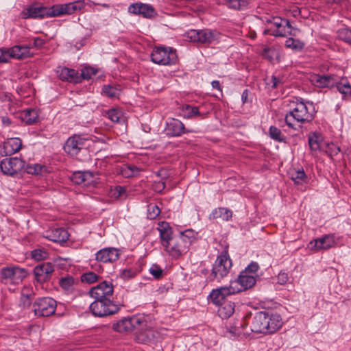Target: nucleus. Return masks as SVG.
<instances>
[{"instance_id":"1","label":"nucleus","mask_w":351,"mask_h":351,"mask_svg":"<svg viewBox=\"0 0 351 351\" xmlns=\"http://www.w3.org/2000/svg\"><path fill=\"white\" fill-rule=\"evenodd\" d=\"M250 330L265 335L278 331L283 325L281 315L271 311H259L247 317Z\"/></svg>"},{"instance_id":"2","label":"nucleus","mask_w":351,"mask_h":351,"mask_svg":"<svg viewBox=\"0 0 351 351\" xmlns=\"http://www.w3.org/2000/svg\"><path fill=\"white\" fill-rule=\"evenodd\" d=\"M315 112L312 102L297 101L295 106L286 114L285 120L289 128L296 130V126L311 122Z\"/></svg>"},{"instance_id":"3","label":"nucleus","mask_w":351,"mask_h":351,"mask_svg":"<svg viewBox=\"0 0 351 351\" xmlns=\"http://www.w3.org/2000/svg\"><path fill=\"white\" fill-rule=\"evenodd\" d=\"M259 265L256 262H251L241 271L237 279L230 281V285L238 289V293L252 288L256 282Z\"/></svg>"},{"instance_id":"4","label":"nucleus","mask_w":351,"mask_h":351,"mask_svg":"<svg viewBox=\"0 0 351 351\" xmlns=\"http://www.w3.org/2000/svg\"><path fill=\"white\" fill-rule=\"evenodd\" d=\"M232 267V260L227 251L217 256L213 265L211 273L208 276L209 281L221 282L228 277Z\"/></svg>"},{"instance_id":"5","label":"nucleus","mask_w":351,"mask_h":351,"mask_svg":"<svg viewBox=\"0 0 351 351\" xmlns=\"http://www.w3.org/2000/svg\"><path fill=\"white\" fill-rule=\"evenodd\" d=\"M27 275L25 269L16 265H8L0 269V282L4 285H17Z\"/></svg>"},{"instance_id":"6","label":"nucleus","mask_w":351,"mask_h":351,"mask_svg":"<svg viewBox=\"0 0 351 351\" xmlns=\"http://www.w3.org/2000/svg\"><path fill=\"white\" fill-rule=\"evenodd\" d=\"M186 35L189 41L203 45H208L220 38L219 33L210 29H191Z\"/></svg>"},{"instance_id":"7","label":"nucleus","mask_w":351,"mask_h":351,"mask_svg":"<svg viewBox=\"0 0 351 351\" xmlns=\"http://www.w3.org/2000/svg\"><path fill=\"white\" fill-rule=\"evenodd\" d=\"M89 308L95 317H103L117 313L120 307L112 300L95 299Z\"/></svg>"},{"instance_id":"8","label":"nucleus","mask_w":351,"mask_h":351,"mask_svg":"<svg viewBox=\"0 0 351 351\" xmlns=\"http://www.w3.org/2000/svg\"><path fill=\"white\" fill-rule=\"evenodd\" d=\"M152 61L161 65H171L177 62L176 51L171 47H156L151 53Z\"/></svg>"},{"instance_id":"9","label":"nucleus","mask_w":351,"mask_h":351,"mask_svg":"<svg viewBox=\"0 0 351 351\" xmlns=\"http://www.w3.org/2000/svg\"><path fill=\"white\" fill-rule=\"evenodd\" d=\"M271 27L265 30V34H271L275 36H285L287 34L295 36L297 29L293 28L289 21L280 17H274L270 22Z\"/></svg>"},{"instance_id":"10","label":"nucleus","mask_w":351,"mask_h":351,"mask_svg":"<svg viewBox=\"0 0 351 351\" xmlns=\"http://www.w3.org/2000/svg\"><path fill=\"white\" fill-rule=\"evenodd\" d=\"M56 309V301L49 297L37 299L33 304V311L36 316L48 317L53 315Z\"/></svg>"},{"instance_id":"11","label":"nucleus","mask_w":351,"mask_h":351,"mask_svg":"<svg viewBox=\"0 0 351 351\" xmlns=\"http://www.w3.org/2000/svg\"><path fill=\"white\" fill-rule=\"evenodd\" d=\"M25 168V161L17 157L6 158L0 162V169L3 174L14 176Z\"/></svg>"},{"instance_id":"12","label":"nucleus","mask_w":351,"mask_h":351,"mask_svg":"<svg viewBox=\"0 0 351 351\" xmlns=\"http://www.w3.org/2000/svg\"><path fill=\"white\" fill-rule=\"evenodd\" d=\"M114 293L112 284L104 281L97 286L92 287L88 291L90 296L94 299L111 300Z\"/></svg>"},{"instance_id":"13","label":"nucleus","mask_w":351,"mask_h":351,"mask_svg":"<svg viewBox=\"0 0 351 351\" xmlns=\"http://www.w3.org/2000/svg\"><path fill=\"white\" fill-rule=\"evenodd\" d=\"M85 7L83 1H77L64 4H56L51 6L52 16H58L63 14H71L77 10H81Z\"/></svg>"},{"instance_id":"14","label":"nucleus","mask_w":351,"mask_h":351,"mask_svg":"<svg viewBox=\"0 0 351 351\" xmlns=\"http://www.w3.org/2000/svg\"><path fill=\"white\" fill-rule=\"evenodd\" d=\"M128 12L149 19H154L158 15L156 10L152 5L141 2L131 4L128 7Z\"/></svg>"},{"instance_id":"15","label":"nucleus","mask_w":351,"mask_h":351,"mask_svg":"<svg viewBox=\"0 0 351 351\" xmlns=\"http://www.w3.org/2000/svg\"><path fill=\"white\" fill-rule=\"evenodd\" d=\"M237 293L238 289L232 287L230 284L229 286H223L216 289H213L209 295V299L213 304L219 306L222 304L227 296L236 294Z\"/></svg>"},{"instance_id":"16","label":"nucleus","mask_w":351,"mask_h":351,"mask_svg":"<svg viewBox=\"0 0 351 351\" xmlns=\"http://www.w3.org/2000/svg\"><path fill=\"white\" fill-rule=\"evenodd\" d=\"M85 141L81 135L74 134L66 141L63 149L69 155L76 156L83 148Z\"/></svg>"},{"instance_id":"17","label":"nucleus","mask_w":351,"mask_h":351,"mask_svg":"<svg viewBox=\"0 0 351 351\" xmlns=\"http://www.w3.org/2000/svg\"><path fill=\"white\" fill-rule=\"evenodd\" d=\"M309 79L312 84L319 88H331L337 83V77L333 75L313 74Z\"/></svg>"},{"instance_id":"18","label":"nucleus","mask_w":351,"mask_h":351,"mask_svg":"<svg viewBox=\"0 0 351 351\" xmlns=\"http://www.w3.org/2000/svg\"><path fill=\"white\" fill-rule=\"evenodd\" d=\"M335 245L333 235L327 234L322 237L314 239L309 242L308 247L314 251L328 250Z\"/></svg>"},{"instance_id":"19","label":"nucleus","mask_w":351,"mask_h":351,"mask_svg":"<svg viewBox=\"0 0 351 351\" xmlns=\"http://www.w3.org/2000/svg\"><path fill=\"white\" fill-rule=\"evenodd\" d=\"M119 256L120 252L117 248L104 247L95 254V259L103 263H113L119 259Z\"/></svg>"},{"instance_id":"20","label":"nucleus","mask_w":351,"mask_h":351,"mask_svg":"<svg viewBox=\"0 0 351 351\" xmlns=\"http://www.w3.org/2000/svg\"><path fill=\"white\" fill-rule=\"evenodd\" d=\"M22 141L19 138H10L0 145L1 156H12L19 152L22 148Z\"/></svg>"},{"instance_id":"21","label":"nucleus","mask_w":351,"mask_h":351,"mask_svg":"<svg viewBox=\"0 0 351 351\" xmlns=\"http://www.w3.org/2000/svg\"><path fill=\"white\" fill-rule=\"evenodd\" d=\"M53 271V266L50 263H43L38 265L34 269L35 279L38 282L43 283L50 278Z\"/></svg>"},{"instance_id":"22","label":"nucleus","mask_w":351,"mask_h":351,"mask_svg":"<svg viewBox=\"0 0 351 351\" xmlns=\"http://www.w3.org/2000/svg\"><path fill=\"white\" fill-rule=\"evenodd\" d=\"M164 249L171 256L176 258L186 253L189 250L182 240L178 237H174L171 242Z\"/></svg>"},{"instance_id":"23","label":"nucleus","mask_w":351,"mask_h":351,"mask_svg":"<svg viewBox=\"0 0 351 351\" xmlns=\"http://www.w3.org/2000/svg\"><path fill=\"white\" fill-rule=\"evenodd\" d=\"M165 131L170 136H180L190 131L185 129L184 123L177 119H170L167 122Z\"/></svg>"},{"instance_id":"24","label":"nucleus","mask_w":351,"mask_h":351,"mask_svg":"<svg viewBox=\"0 0 351 351\" xmlns=\"http://www.w3.org/2000/svg\"><path fill=\"white\" fill-rule=\"evenodd\" d=\"M157 230L159 232L160 243L165 248L174 239L172 237V229L167 221H160L158 223Z\"/></svg>"},{"instance_id":"25","label":"nucleus","mask_w":351,"mask_h":351,"mask_svg":"<svg viewBox=\"0 0 351 351\" xmlns=\"http://www.w3.org/2000/svg\"><path fill=\"white\" fill-rule=\"evenodd\" d=\"M26 18H45L52 16L51 7L47 8L39 5L30 6L25 14Z\"/></svg>"},{"instance_id":"26","label":"nucleus","mask_w":351,"mask_h":351,"mask_svg":"<svg viewBox=\"0 0 351 351\" xmlns=\"http://www.w3.org/2000/svg\"><path fill=\"white\" fill-rule=\"evenodd\" d=\"M72 181L77 184L88 186L95 182V174L92 171H77L72 176Z\"/></svg>"},{"instance_id":"27","label":"nucleus","mask_w":351,"mask_h":351,"mask_svg":"<svg viewBox=\"0 0 351 351\" xmlns=\"http://www.w3.org/2000/svg\"><path fill=\"white\" fill-rule=\"evenodd\" d=\"M32 47L28 45H15L8 49L10 57L17 59H22L31 56L30 49Z\"/></svg>"},{"instance_id":"28","label":"nucleus","mask_w":351,"mask_h":351,"mask_svg":"<svg viewBox=\"0 0 351 351\" xmlns=\"http://www.w3.org/2000/svg\"><path fill=\"white\" fill-rule=\"evenodd\" d=\"M60 78L64 81H68L73 83H79L81 82V77L78 72L73 69L64 67L61 69L59 73Z\"/></svg>"},{"instance_id":"29","label":"nucleus","mask_w":351,"mask_h":351,"mask_svg":"<svg viewBox=\"0 0 351 351\" xmlns=\"http://www.w3.org/2000/svg\"><path fill=\"white\" fill-rule=\"evenodd\" d=\"M46 238L55 243H63L68 240L69 234L64 228H56L48 232Z\"/></svg>"},{"instance_id":"30","label":"nucleus","mask_w":351,"mask_h":351,"mask_svg":"<svg viewBox=\"0 0 351 351\" xmlns=\"http://www.w3.org/2000/svg\"><path fill=\"white\" fill-rule=\"evenodd\" d=\"M134 319L124 318L113 324V329L119 332H125L132 330L134 328Z\"/></svg>"},{"instance_id":"31","label":"nucleus","mask_w":351,"mask_h":351,"mask_svg":"<svg viewBox=\"0 0 351 351\" xmlns=\"http://www.w3.org/2000/svg\"><path fill=\"white\" fill-rule=\"evenodd\" d=\"M178 237L182 240L184 245L189 250L191 245L196 241L197 232L191 229H188L182 232Z\"/></svg>"},{"instance_id":"32","label":"nucleus","mask_w":351,"mask_h":351,"mask_svg":"<svg viewBox=\"0 0 351 351\" xmlns=\"http://www.w3.org/2000/svg\"><path fill=\"white\" fill-rule=\"evenodd\" d=\"M38 117L37 111L35 109L29 108L24 110L21 113V118L26 124L31 125L35 123Z\"/></svg>"},{"instance_id":"33","label":"nucleus","mask_w":351,"mask_h":351,"mask_svg":"<svg viewBox=\"0 0 351 351\" xmlns=\"http://www.w3.org/2000/svg\"><path fill=\"white\" fill-rule=\"evenodd\" d=\"M308 145L311 151L316 152L321 149L322 136L316 132L310 133L308 136Z\"/></svg>"},{"instance_id":"34","label":"nucleus","mask_w":351,"mask_h":351,"mask_svg":"<svg viewBox=\"0 0 351 351\" xmlns=\"http://www.w3.org/2000/svg\"><path fill=\"white\" fill-rule=\"evenodd\" d=\"M218 309L219 315L223 319L230 317L234 312V304L231 302L222 303Z\"/></svg>"},{"instance_id":"35","label":"nucleus","mask_w":351,"mask_h":351,"mask_svg":"<svg viewBox=\"0 0 351 351\" xmlns=\"http://www.w3.org/2000/svg\"><path fill=\"white\" fill-rule=\"evenodd\" d=\"M247 324V317L245 320L241 321L234 326H231L229 329V332L232 334V336L239 337L241 333L247 334L248 331L246 330Z\"/></svg>"},{"instance_id":"36","label":"nucleus","mask_w":351,"mask_h":351,"mask_svg":"<svg viewBox=\"0 0 351 351\" xmlns=\"http://www.w3.org/2000/svg\"><path fill=\"white\" fill-rule=\"evenodd\" d=\"M211 216L213 219L220 218L223 220L228 221L232 217V213L228 208H218L215 209L212 212Z\"/></svg>"},{"instance_id":"37","label":"nucleus","mask_w":351,"mask_h":351,"mask_svg":"<svg viewBox=\"0 0 351 351\" xmlns=\"http://www.w3.org/2000/svg\"><path fill=\"white\" fill-rule=\"evenodd\" d=\"M291 180L295 184H302L308 182V178L303 169L295 171L291 174Z\"/></svg>"},{"instance_id":"38","label":"nucleus","mask_w":351,"mask_h":351,"mask_svg":"<svg viewBox=\"0 0 351 351\" xmlns=\"http://www.w3.org/2000/svg\"><path fill=\"white\" fill-rule=\"evenodd\" d=\"M285 45L286 47L297 51H301L304 47V43L302 41L293 38H287Z\"/></svg>"},{"instance_id":"39","label":"nucleus","mask_w":351,"mask_h":351,"mask_svg":"<svg viewBox=\"0 0 351 351\" xmlns=\"http://www.w3.org/2000/svg\"><path fill=\"white\" fill-rule=\"evenodd\" d=\"M226 4L229 8L244 10L247 8L248 2L246 0H226Z\"/></svg>"},{"instance_id":"40","label":"nucleus","mask_w":351,"mask_h":351,"mask_svg":"<svg viewBox=\"0 0 351 351\" xmlns=\"http://www.w3.org/2000/svg\"><path fill=\"white\" fill-rule=\"evenodd\" d=\"M335 86H336L338 91L344 96L351 95V86L348 82H339L337 77V83L335 84Z\"/></svg>"},{"instance_id":"41","label":"nucleus","mask_w":351,"mask_h":351,"mask_svg":"<svg viewBox=\"0 0 351 351\" xmlns=\"http://www.w3.org/2000/svg\"><path fill=\"white\" fill-rule=\"evenodd\" d=\"M110 195L112 197L115 199H125L126 197V190L123 186H116L112 188L110 191Z\"/></svg>"},{"instance_id":"42","label":"nucleus","mask_w":351,"mask_h":351,"mask_svg":"<svg viewBox=\"0 0 351 351\" xmlns=\"http://www.w3.org/2000/svg\"><path fill=\"white\" fill-rule=\"evenodd\" d=\"M106 115L112 122L119 123L122 119L123 113L118 109L112 108L106 111Z\"/></svg>"},{"instance_id":"43","label":"nucleus","mask_w":351,"mask_h":351,"mask_svg":"<svg viewBox=\"0 0 351 351\" xmlns=\"http://www.w3.org/2000/svg\"><path fill=\"white\" fill-rule=\"evenodd\" d=\"M182 112L183 116L187 119H190L194 116L200 114L198 107L191 106L190 105H186L184 106L182 108Z\"/></svg>"},{"instance_id":"44","label":"nucleus","mask_w":351,"mask_h":351,"mask_svg":"<svg viewBox=\"0 0 351 351\" xmlns=\"http://www.w3.org/2000/svg\"><path fill=\"white\" fill-rule=\"evenodd\" d=\"M75 283V280L71 276L62 278L60 280V285L61 287L68 291L73 290Z\"/></svg>"},{"instance_id":"45","label":"nucleus","mask_w":351,"mask_h":351,"mask_svg":"<svg viewBox=\"0 0 351 351\" xmlns=\"http://www.w3.org/2000/svg\"><path fill=\"white\" fill-rule=\"evenodd\" d=\"M102 91L105 95L110 98L118 97L120 93V90L118 88L110 85L104 86Z\"/></svg>"},{"instance_id":"46","label":"nucleus","mask_w":351,"mask_h":351,"mask_svg":"<svg viewBox=\"0 0 351 351\" xmlns=\"http://www.w3.org/2000/svg\"><path fill=\"white\" fill-rule=\"evenodd\" d=\"M269 136L272 139L278 142L283 141L285 138L281 130L276 126H271L269 128Z\"/></svg>"},{"instance_id":"47","label":"nucleus","mask_w":351,"mask_h":351,"mask_svg":"<svg viewBox=\"0 0 351 351\" xmlns=\"http://www.w3.org/2000/svg\"><path fill=\"white\" fill-rule=\"evenodd\" d=\"M44 168V166L38 163L29 164L26 166L25 171L27 173L29 174L38 175L42 172Z\"/></svg>"},{"instance_id":"48","label":"nucleus","mask_w":351,"mask_h":351,"mask_svg":"<svg viewBox=\"0 0 351 351\" xmlns=\"http://www.w3.org/2000/svg\"><path fill=\"white\" fill-rule=\"evenodd\" d=\"M97 71L93 67L86 66L82 69L80 74L82 80H89L97 73Z\"/></svg>"},{"instance_id":"49","label":"nucleus","mask_w":351,"mask_h":351,"mask_svg":"<svg viewBox=\"0 0 351 351\" xmlns=\"http://www.w3.org/2000/svg\"><path fill=\"white\" fill-rule=\"evenodd\" d=\"M160 213V210L155 204H149L147 206V217L154 219Z\"/></svg>"},{"instance_id":"50","label":"nucleus","mask_w":351,"mask_h":351,"mask_svg":"<svg viewBox=\"0 0 351 351\" xmlns=\"http://www.w3.org/2000/svg\"><path fill=\"white\" fill-rule=\"evenodd\" d=\"M337 34L341 40L351 44V29L342 28L338 31Z\"/></svg>"},{"instance_id":"51","label":"nucleus","mask_w":351,"mask_h":351,"mask_svg":"<svg viewBox=\"0 0 351 351\" xmlns=\"http://www.w3.org/2000/svg\"><path fill=\"white\" fill-rule=\"evenodd\" d=\"M31 254L32 257L36 261L44 260L48 256L47 251L43 249H36L32 252Z\"/></svg>"},{"instance_id":"52","label":"nucleus","mask_w":351,"mask_h":351,"mask_svg":"<svg viewBox=\"0 0 351 351\" xmlns=\"http://www.w3.org/2000/svg\"><path fill=\"white\" fill-rule=\"evenodd\" d=\"M263 56L270 62H272L278 56V52L274 48H265L263 51Z\"/></svg>"},{"instance_id":"53","label":"nucleus","mask_w":351,"mask_h":351,"mask_svg":"<svg viewBox=\"0 0 351 351\" xmlns=\"http://www.w3.org/2000/svg\"><path fill=\"white\" fill-rule=\"evenodd\" d=\"M149 271V273L156 279H160L163 276V270L162 269V268L159 265H158L156 264L152 265L150 267Z\"/></svg>"},{"instance_id":"54","label":"nucleus","mask_w":351,"mask_h":351,"mask_svg":"<svg viewBox=\"0 0 351 351\" xmlns=\"http://www.w3.org/2000/svg\"><path fill=\"white\" fill-rule=\"evenodd\" d=\"M98 275L93 272H87L82 276V281L88 283H93L98 280Z\"/></svg>"},{"instance_id":"55","label":"nucleus","mask_w":351,"mask_h":351,"mask_svg":"<svg viewBox=\"0 0 351 351\" xmlns=\"http://www.w3.org/2000/svg\"><path fill=\"white\" fill-rule=\"evenodd\" d=\"M283 84L282 77L272 75L270 81L267 83L272 88H278Z\"/></svg>"},{"instance_id":"56","label":"nucleus","mask_w":351,"mask_h":351,"mask_svg":"<svg viewBox=\"0 0 351 351\" xmlns=\"http://www.w3.org/2000/svg\"><path fill=\"white\" fill-rule=\"evenodd\" d=\"M124 171L126 176L130 177L137 176L139 172V169L135 165H128L125 167Z\"/></svg>"},{"instance_id":"57","label":"nucleus","mask_w":351,"mask_h":351,"mask_svg":"<svg viewBox=\"0 0 351 351\" xmlns=\"http://www.w3.org/2000/svg\"><path fill=\"white\" fill-rule=\"evenodd\" d=\"M135 275H136V272L134 270H132L131 269H125L121 271L120 276L124 280H127L134 278L135 276Z\"/></svg>"},{"instance_id":"58","label":"nucleus","mask_w":351,"mask_h":351,"mask_svg":"<svg viewBox=\"0 0 351 351\" xmlns=\"http://www.w3.org/2000/svg\"><path fill=\"white\" fill-rule=\"evenodd\" d=\"M278 283L283 285H285L289 280V277L286 272H280L277 276Z\"/></svg>"},{"instance_id":"59","label":"nucleus","mask_w":351,"mask_h":351,"mask_svg":"<svg viewBox=\"0 0 351 351\" xmlns=\"http://www.w3.org/2000/svg\"><path fill=\"white\" fill-rule=\"evenodd\" d=\"M10 58L8 49H0V62H8Z\"/></svg>"},{"instance_id":"60","label":"nucleus","mask_w":351,"mask_h":351,"mask_svg":"<svg viewBox=\"0 0 351 351\" xmlns=\"http://www.w3.org/2000/svg\"><path fill=\"white\" fill-rule=\"evenodd\" d=\"M328 150L327 152H329L330 156L337 155L340 152V148L333 143L328 144Z\"/></svg>"},{"instance_id":"61","label":"nucleus","mask_w":351,"mask_h":351,"mask_svg":"<svg viewBox=\"0 0 351 351\" xmlns=\"http://www.w3.org/2000/svg\"><path fill=\"white\" fill-rule=\"evenodd\" d=\"M45 44V41L43 39L39 38V37H36V38H34V42H33V44L32 45H29L32 47H35V48H40L43 46V45Z\"/></svg>"},{"instance_id":"62","label":"nucleus","mask_w":351,"mask_h":351,"mask_svg":"<svg viewBox=\"0 0 351 351\" xmlns=\"http://www.w3.org/2000/svg\"><path fill=\"white\" fill-rule=\"evenodd\" d=\"M21 300L24 307H29L30 306L31 300L28 295L23 294Z\"/></svg>"},{"instance_id":"63","label":"nucleus","mask_w":351,"mask_h":351,"mask_svg":"<svg viewBox=\"0 0 351 351\" xmlns=\"http://www.w3.org/2000/svg\"><path fill=\"white\" fill-rule=\"evenodd\" d=\"M212 87L215 89L221 90L220 83L218 80H214L211 83Z\"/></svg>"},{"instance_id":"64","label":"nucleus","mask_w":351,"mask_h":351,"mask_svg":"<svg viewBox=\"0 0 351 351\" xmlns=\"http://www.w3.org/2000/svg\"><path fill=\"white\" fill-rule=\"evenodd\" d=\"M2 122L5 125H9L11 123L10 119L7 117H2Z\"/></svg>"}]
</instances>
